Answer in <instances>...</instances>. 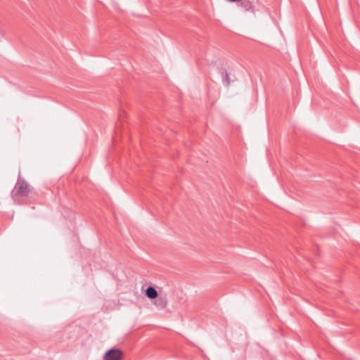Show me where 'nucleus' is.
Returning <instances> with one entry per match:
<instances>
[{
    "instance_id": "obj_5",
    "label": "nucleus",
    "mask_w": 360,
    "mask_h": 360,
    "mask_svg": "<svg viewBox=\"0 0 360 360\" xmlns=\"http://www.w3.org/2000/svg\"><path fill=\"white\" fill-rule=\"evenodd\" d=\"M233 79H231L230 77V72L227 71L226 69L224 72H222V81L224 85L229 86L231 81H233Z\"/></svg>"
},
{
    "instance_id": "obj_2",
    "label": "nucleus",
    "mask_w": 360,
    "mask_h": 360,
    "mask_svg": "<svg viewBox=\"0 0 360 360\" xmlns=\"http://www.w3.org/2000/svg\"><path fill=\"white\" fill-rule=\"evenodd\" d=\"M123 352L121 349L112 347L107 350L103 355V360H122Z\"/></svg>"
},
{
    "instance_id": "obj_1",
    "label": "nucleus",
    "mask_w": 360,
    "mask_h": 360,
    "mask_svg": "<svg viewBox=\"0 0 360 360\" xmlns=\"http://www.w3.org/2000/svg\"><path fill=\"white\" fill-rule=\"evenodd\" d=\"M30 193V188L28 184L25 181H20L18 180L14 187V188L12 191V195L13 197L16 195L20 196H26Z\"/></svg>"
},
{
    "instance_id": "obj_3",
    "label": "nucleus",
    "mask_w": 360,
    "mask_h": 360,
    "mask_svg": "<svg viewBox=\"0 0 360 360\" xmlns=\"http://www.w3.org/2000/svg\"><path fill=\"white\" fill-rule=\"evenodd\" d=\"M156 299L157 300L155 301L154 304L158 309H164L166 307L167 304L166 295L160 293Z\"/></svg>"
},
{
    "instance_id": "obj_6",
    "label": "nucleus",
    "mask_w": 360,
    "mask_h": 360,
    "mask_svg": "<svg viewBox=\"0 0 360 360\" xmlns=\"http://www.w3.org/2000/svg\"><path fill=\"white\" fill-rule=\"evenodd\" d=\"M240 2L241 6L243 7L245 11H249L250 8H252L251 2L250 0H243Z\"/></svg>"
},
{
    "instance_id": "obj_4",
    "label": "nucleus",
    "mask_w": 360,
    "mask_h": 360,
    "mask_svg": "<svg viewBox=\"0 0 360 360\" xmlns=\"http://www.w3.org/2000/svg\"><path fill=\"white\" fill-rule=\"evenodd\" d=\"M145 295L148 299H150V300L156 299L159 295L155 288L152 285H149L146 288V290L145 291Z\"/></svg>"
}]
</instances>
